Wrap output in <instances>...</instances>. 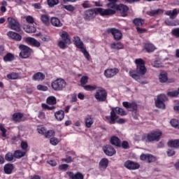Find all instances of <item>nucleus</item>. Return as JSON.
I'll use <instances>...</instances> for the list:
<instances>
[{
  "mask_svg": "<svg viewBox=\"0 0 179 179\" xmlns=\"http://www.w3.org/2000/svg\"><path fill=\"white\" fill-rule=\"evenodd\" d=\"M12 118L15 122H20V121H22V118H23V114L20 113H14Z\"/></svg>",
  "mask_w": 179,
  "mask_h": 179,
  "instance_id": "nucleus-33",
  "label": "nucleus"
},
{
  "mask_svg": "<svg viewBox=\"0 0 179 179\" xmlns=\"http://www.w3.org/2000/svg\"><path fill=\"white\" fill-rule=\"evenodd\" d=\"M162 133L160 130L154 131L146 136L147 142H155L160 141V136H162Z\"/></svg>",
  "mask_w": 179,
  "mask_h": 179,
  "instance_id": "nucleus-9",
  "label": "nucleus"
},
{
  "mask_svg": "<svg viewBox=\"0 0 179 179\" xmlns=\"http://www.w3.org/2000/svg\"><path fill=\"white\" fill-rule=\"evenodd\" d=\"M135 64H136V69L130 70L129 71V75L130 78L141 83V85L148 84V81L143 79V76L147 71L146 66H145V62L142 59H137L135 60Z\"/></svg>",
  "mask_w": 179,
  "mask_h": 179,
  "instance_id": "nucleus-1",
  "label": "nucleus"
},
{
  "mask_svg": "<svg viewBox=\"0 0 179 179\" xmlns=\"http://www.w3.org/2000/svg\"><path fill=\"white\" fill-rule=\"evenodd\" d=\"M116 113V114H115ZM117 114L118 115H125V111L124 109L116 107V108H112L110 111V116H106V119L109 122V124H115V121L118 119V116H117Z\"/></svg>",
  "mask_w": 179,
  "mask_h": 179,
  "instance_id": "nucleus-3",
  "label": "nucleus"
},
{
  "mask_svg": "<svg viewBox=\"0 0 179 179\" xmlns=\"http://www.w3.org/2000/svg\"><path fill=\"white\" fill-rule=\"evenodd\" d=\"M33 80L42 81L45 79V75L41 72L36 73L32 76Z\"/></svg>",
  "mask_w": 179,
  "mask_h": 179,
  "instance_id": "nucleus-24",
  "label": "nucleus"
},
{
  "mask_svg": "<svg viewBox=\"0 0 179 179\" xmlns=\"http://www.w3.org/2000/svg\"><path fill=\"white\" fill-rule=\"evenodd\" d=\"M159 80L161 83H166L169 80V76L166 71H162L159 76Z\"/></svg>",
  "mask_w": 179,
  "mask_h": 179,
  "instance_id": "nucleus-27",
  "label": "nucleus"
},
{
  "mask_svg": "<svg viewBox=\"0 0 179 179\" xmlns=\"http://www.w3.org/2000/svg\"><path fill=\"white\" fill-rule=\"evenodd\" d=\"M94 97L96 101L103 103L107 100V91L103 87H98L94 94Z\"/></svg>",
  "mask_w": 179,
  "mask_h": 179,
  "instance_id": "nucleus-7",
  "label": "nucleus"
},
{
  "mask_svg": "<svg viewBox=\"0 0 179 179\" xmlns=\"http://www.w3.org/2000/svg\"><path fill=\"white\" fill-rule=\"evenodd\" d=\"M37 131L38 134H41V135H44V136L47 133V129H45L43 127H41V126L38 127Z\"/></svg>",
  "mask_w": 179,
  "mask_h": 179,
  "instance_id": "nucleus-50",
  "label": "nucleus"
},
{
  "mask_svg": "<svg viewBox=\"0 0 179 179\" xmlns=\"http://www.w3.org/2000/svg\"><path fill=\"white\" fill-rule=\"evenodd\" d=\"M41 20L43 24H45L46 26H48L50 24V18L48 17V15L45 14H43L41 15Z\"/></svg>",
  "mask_w": 179,
  "mask_h": 179,
  "instance_id": "nucleus-37",
  "label": "nucleus"
},
{
  "mask_svg": "<svg viewBox=\"0 0 179 179\" xmlns=\"http://www.w3.org/2000/svg\"><path fill=\"white\" fill-rule=\"evenodd\" d=\"M103 152L106 156H114L115 155L116 151L115 149H114V147L108 145L103 148Z\"/></svg>",
  "mask_w": 179,
  "mask_h": 179,
  "instance_id": "nucleus-15",
  "label": "nucleus"
},
{
  "mask_svg": "<svg viewBox=\"0 0 179 179\" xmlns=\"http://www.w3.org/2000/svg\"><path fill=\"white\" fill-rule=\"evenodd\" d=\"M50 22L55 27H62V22H61V20L58 17H51Z\"/></svg>",
  "mask_w": 179,
  "mask_h": 179,
  "instance_id": "nucleus-23",
  "label": "nucleus"
},
{
  "mask_svg": "<svg viewBox=\"0 0 179 179\" xmlns=\"http://www.w3.org/2000/svg\"><path fill=\"white\" fill-rule=\"evenodd\" d=\"M19 49L21 51L20 52V58H24V59L29 58V57H30V55L33 54V50H31V48L23 44H21L19 45Z\"/></svg>",
  "mask_w": 179,
  "mask_h": 179,
  "instance_id": "nucleus-8",
  "label": "nucleus"
},
{
  "mask_svg": "<svg viewBox=\"0 0 179 179\" xmlns=\"http://www.w3.org/2000/svg\"><path fill=\"white\" fill-rule=\"evenodd\" d=\"M38 117L40 118V120H45V113L44 112H38Z\"/></svg>",
  "mask_w": 179,
  "mask_h": 179,
  "instance_id": "nucleus-62",
  "label": "nucleus"
},
{
  "mask_svg": "<svg viewBox=\"0 0 179 179\" xmlns=\"http://www.w3.org/2000/svg\"><path fill=\"white\" fill-rule=\"evenodd\" d=\"M108 33H110V34L113 36V38H115V40L117 41L122 38V33H121L120 29H117L115 28H110L108 29Z\"/></svg>",
  "mask_w": 179,
  "mask_h": 179,
  "instance_id": "nucleus-12",
  "label": "nucleus"
},
{
  "mask_svg": "<svg viewBox=\"0 0 179 179\" xmlns=\"http://www.w3.org/2000/svg\"><path fill=\"white\" fill-rule=\"evenodd\" d=\"M55 117L57 121H62L65 117V113L62 110H58L55 113Z\"/></svg>",
  "mask_w": 179,
  "mask_h": 179,
  "instance_id": "nucleus-26",
  "label": "nucleus"
},
{
  "mask_svg": "<svg viewBox=\"0 0 179 179\" xmlns=\"http://www.w3.org/2000/svg\"><path fill=\"white\" fill-rule=\"evenodd\" d=\"M179 94V91L178 90V91H171V92H169L167 93V95L169 96V97H177V96H178Z\"/></svg>",
  "mask_w": 179,
  "mask_h": 179,
  "instance_id": "nucleus-52",
  "label": "nucleus"
},
{
  "mask_svg": "<svg viewBox=\"0 0 179 179\" xmlns=\"http://www.w3.org/2000/svg\"><path fill=\"white\" fill-rule=\"evenodd\" d=\"M110 143L114 145V146L121 147V141L117 136H112L110 138Z\"/></svg>",
  "mask_w": 179,
  "mask_h": 179,
  "instance_id": "nucleus-28",
  "label": "nucleus"
},
{
  "mask_svg": "<svg viewBox=\"0 0 179 179\" xmlns=\"http://www.w3.org/2000/svg\"><path fill=\"white\" fill-rule=\"evenodd\" d=\"M164 101H167V96H166V95L164 94L158 95L157 99L155 100L156 107H157V108H162L164 110V108H166Z\"/></svg>",
  "mask_w": 179,
  "mask_h": 179,
  "instance_id": "nucleus-11",
  "label": "nucleus"
},
{
  "mask_svg": "<svg viewBox=\"0 0 179 179\" xmlns=\"http://www.w3.org/2000/svg\"><path fill=\"white\" fill-rule=\"evenodd\" d=\"M0 131H1V136L6 138V129L3 127V124H0Z\"/></svg>",
  "mask_w": 179,
  "mask_h": 179,
  "instance_id": "nucleus-58",
  "label": "nucleus"
},
{
  "mask_svg": "<svg viewBox=\"0 0 179 179\" xmlns=\"http://www.w3.org/2000/svg\"><path fill=\"white\" fill-rule=\"evenodd\" d=\"M170 148H179V140L171 141L168 143Z\"/></svg>",
  "mask_w": 179,
  "mask_h": 179,
  "instance_id": "nucleus-41",
  "label": "nucleus"
},
{
  "mask_svg": "<svg viewBox=\"0 0 179 179\" xmlns=\"http://www.w3.org/2000/svg\"><path fill=\"white\" fill-rule=\"evenodd\" d=\"M20 148L22 149V150L27 153V148H29V144L27 141H22L20 143Z\"/></svg>",
  "mask_w": 179,
  "mask_h": 179,
  "instance_id": "nucleus-42",
  "label": "nucleus"
},
{
  "mask_svg": "<svg viewBox=\"0 0 179 179\" xmlns=\"http://www.w3.org/2000/svg\"><path fill=\"white\" fill-rule=\"evenodd\" d=\"M104 10H106V9L101 8L87 10L84 13V19H85V20H93V19L96 17L97 13H99L101 16H107V14H105Z\"/></svg>",
  "mask_w": 179,
  "mask_h": 179,
  "instance_id": "nucleus-2",
  "label": "nucleus"
},
{
  "mask_svg": "<svg viewBox=\"0 0 179 179\" xmlns=\"http://www.w3.org/2000/svg\"><path fill=\"white\" fill-rule=\"evenodd\" d=\"M7 22L8 23V27L9 29H11V30H15V31H20V24L19 22H17V20L12 17H8Z\"/></svg>",
  "mask_w": 179,
  "mask_h": 179,
  "instance_id": "nucleus-10",
  "label": "nucleus"
},
{
  "mask_svg": "<svg viewBox=\"0 0 179 179\" xmlns=\"http://www.w3.org/2000/svg\"><path fill=\"white\" fill-rule=\"evenodd\" d=\"M15 59V55L12 53H7L4 57H3V61L5 62H12Z\"/></svg>",
  "mask_w": 179,
  "mask_h": 179,
  "instance_id": "nucleus-36",
  "label": "nucleus"
},
{
  "mask_svg": "<svg viewBox=\"0 0 179 179\" xmlns=\"http://www.w3.org/2000/svg\"><path fill=\"white\" fill-rule=\"evenodd\" d=\"M55 135V131H54V130H49V131H46L45 136L46 138H52V136H54Z\"/></svg>",
  "mask_w": 179,
  "mask_h": 179,
  "instance_id": "nucleus-53",
  "label": "nucleus"
},
{
  "mask_svg": "<svg viewBox=\"0 0 179 179\" xmlns=\"http://www.w3.org/2000/svg\"><path fill=\"white\" fill-rule=\"evenodd\" d=\"M110 48L112 50H122V48H124V45L121 42L117 43H113L110 44Z\"/></svg>",
  "mask_w": 179,
  "mask_h": 179,
  "instance_id": "nucleus-34",
  "label": "nucleus"
},
{
  "mask_svg": "<svg viewBox=\"0 0 179 179\" xmlns=\"http://www.w3.org/2000/svg\"><path fill=\"white\" fill-rule=\"evenodd\" d=\"M117 10H119L122 16L125 17L127 16V13L129 10L128 6L120 4L116 6V8L114 9H106V10H103L105 15H107V16H110L111 15H114Z\"/></svg>",
  "mask_w": 179,
  "mask_h": 179,
  "instance_id": "nucleus-4",
  "label": "nucleus"
},
{
  "mask_svg": "<svg viewBox=\"0 0 179 179\" xmlns=\"http://www.w3.org/2000/svg\"><path fill=\"white\" fill-rule=\"evenodd\" d=\"M85 90H87V92H93L97 89V87L96 85H85L84 86Z\"/></svg>",
  "mask_w": 179,
  "mask_h": 179,
  "instance_id": "nucleus-45",
  "label": "nucleus"
},
{
  "mask_svg": "<svg viewBox=\"0 0 179 179\" xmlns=\"http://www.w3.org/2000/svg\"><path fill=\"white\" fill-rule=\"evenodd\" d=\"M5 159L7 162H13L15 160V153L8 152L6 155Z\"/></svg>",
  "mask_w": 179,
  "mask_h": 179,
  "instance_id": "nucleus-40",
  "label": "nucleus"
},
{
  "mask_svg": "<svg viewBox=\"0 0 179 179\" xmlns=\"http://www.w3.org/2000/svg\"><path fill=\"white\" fill-rule=\"evenodd\" d=\"M59 35L60 36L62 41L71 43V36H69V34H68V32L65 31H61L60 32H59Z\"/></svg>",
  "mask_w": 179,
  "mask_h": 179,
  "instance_id": "nucleus-22",
  "label": "nucleus"
},
{
  "mask_svg": "<svg viewBox=\"0 0 179 179\" xmlns=\"http://www.w3.org/2000/svg\"><path fill=\"white\" fill-rule=\"evenodd\" d=\"M171 125H172L174 128H178L179 129V122L176 119H172L170 121Z\"/></svg>",
  "mask_w": 179,
  "mask_h": 179,
  "instance_id": "nucleus-49",
  "label": "nucleus"
},
{
  "mask_svg": "<svg viewBox=\"0 0 179 179\" xmlns=\"http://www.w3.org/2000/svg\"><path fill=\"white\" fill-rule=\"evenodd\" d=\"M27 153V152H26V151L18 150L14 152V155L15 159H22V157H24V156H26Z\"/></svg>",
  "mask_w": 179,
  "mask_h": 179,
  "instance_id": "nucleus-29",
  "label": "nucleus"
},
{
  "mask_svg": "<svg viewBox=\"0 0 179 179\" xmlns=\"http://www.w3.org/2000/svg\"><path fill=\"white\" fill-rule=\"evenodd\" d=\"M179 13V8L177 10V8H174L172 11L171 10H167L165 13V15L166 16H169L170 19H174L175 16H177Z\"/></svg>",
  "mask_w": 179,
  "mask_h": 179,
  "instance_id": "nucleus-25",
  "label": "nucleus"
},
{
  "mask_svg": "<svg viewBox=\"0 0 179 179\" xmlns=\"http://www.w3.org/2000/svg\"><path fill=\"white\" fill-rule=\"evenodd\" d=\"M124 167L129 170H138V169L140 167V165L139 164L132 161H127L124 162Z\"/></svg>",
  "mask_w": 179,
  "mask_h": 179,
  "instance_id": "nucleus-14",
  "label": "nucleus"
},
{
  "mask_svg": "<svg viewBox=\"0 0 179 179\" xmlns=\"http://www.w3.org/2000/svg\"><path fill=\"white\" fill-rule=\"evenodd\" d=\"M39 37L42 41H48L50 40V38L47 37L45 35L39 34Z\"/></svg>",
  "mask_w": 179,
  "mask_h": 179,
  "instance_id": "nucleus-63",
  "label": "nucleus"
},
{
  "mask_svg": "<svg viewBox=\"0 0 179 179\" xmlns=\"http://www.w3.org/2000/svg\"><path fill=\"white\" fill-rule=\"evenodd\" d=\"M152 66H154V68H162V66H163V65L162 64V62L159 60H157L152 62Z\"/></svg>",
  "mask_w": 179,
  "mask_h": 179,
  "instance_id": "nucleus-54",
  "label": "nucleus"
},
{
  "mask_svg": "<svg viewBox=\"0 0 179 179\" xmlns=\"http://www.w3.org/2000/svg\"><path fill=\"white\" fill-rule=\"evenodd\" d=\"M155 160H156V157H155L152 155H148V157L147 158V162H148V163H152V162H155Z\"/></svg>",
  "mask_w": 179,
  "mask_h": 179,
  "instance_id": "nucleus-60",
  "label": "nucleus"
},
{
  "mask_svg": "<svg viewBox=\"0 0 179 179\" xmlns=\"http://www.w3.org/2000/svg\"><path fill=\"white\" fill-rule=\"evenodd\" d=\"M24 30L26 33H36V29L34 27H30L29 25L24 26Z\"/></svg>",
  "mask_w": 179,
  "mask_h": 179,
  "instance_id": "nucleus-38",
  "label": "nucleus"
},
{
  "mask_svg": "<svg viewBox=\"0 0 179 179\" xmlns=\"http://www.w3.org/2000/svg\"><path fill=\"white\" fill-rule=\"evenodd\" d=\"M46 103L50 106H55V104H57V98L54 96H48L46 99Z\"/></svg>",
  "mask_w": 179,
  "mask_h": 179,
  "instance_id": "nucleus-35",
  "label": "nucleus"
},
{
  "mask_svg": "<svg viewBox=\"0 0 179 179\" xmlns=\"http://www.w3.org/2000/svg\"><path fill=\"white\" fill-rule=\"evenodd\" d=\"M52 89L55 92H61L66 87V82L63 78H57L51 83Z\"/></svg>",
  "mask_w": 179,
  "mask_h": 179,
  "instance_id": "nucleus-6",
  "label": "nucleus"
},
{
  "mask_svg": "<svg viewBox=\"0 0 179 179\" xmlns=\"http://www.w3.org/2000/svg\"><path fill=\"white\" fill-rule=\"evenodd\" d=\"M7 36L11 40H15V41H22V36L16 32L10 31L7 32Z\"/></svg>",
  "mask_w": 179,
  "mask_h": 179,
  "instance_id": "nucleus-17",
  "label": "nucleus"
},
{
  "mask_svg": "<svg viewBox=\"0 0 179 179\" xmlns=\"http://www.w3.org/2000/svg\"><path fill=\"white\" fill-rule=\"evenodd\" d=\"M67 176H69V178L71 179H84L85 176L82 174L80 172H77L74 173L73 172H67Z\"/></svg>",
  "mask_w": 179,
  "mask_h": 179,
  "instance_id": "nucleus-20",
  "label": "nucleus"
},
{
  "mask_svg": "<svg viewBox=\"0 0 179 179\" xmlns=\"http://www.w3.org/2000/svg\"><path fill=\"white\" fill-rule=\"evenodd\" d=\"M88 80H89V77L83 76L80 79V83H81L82 86H85V85H86V83H87Z\"/></svg>",
  "mask_w": 179,
  "mask_h": 179,
  "instance_id": "nucleus-55",
  "label": "nucleus"
},
{
  "mask_svg": "<svg viewBox=\"0 0 179 179\" xmlns=\"http://www.w3.org/2000/svg\"><path fill=\"white\" fill-rule=\"evenodd\" d=\"M69 44H71V42L60 40L58 42L57 45L61 48V50H65L66 48H68V45H69Z\"/></svg>",
  "mask_w": 179,
  "mask_h": 179,
  "instance_id": "nucleus-30",
  "label": "nucleus"
},
{
  "mask_svg": "<svg viewBox=\"0 0 179 179\" xmlns=\"http://www.w3.org/2000/svg\"><path fill=\"white\" fill-rule=\"evenodd\" d=\"M149 155L148 154H142L140 157L141 160H144L145 162H148V157Z\"/></svg>",
  "mask_w": 179,
  "mask_h": 179,
  "instance_id": "nucleus-64",
  "label": "nucleus"
},
{
  "mask_svg": "<svg viewBox=\"0 0 179 179\" xmlns=\"http://www.w3.org/2000/svg\"><path fill=\"white\" fill-rule=\"evenodd\" d=\"M3 170L6 174H12V171H13V164H6L4 166Z\"/></svg>",
  "mask_w": 179,
  "mask_h": 179,
  "instance_id": "nucleus-31",
  "label": "nucleus"
},
{
  "mask_svg": "<svg viewBox=\"0 0 179 179\" xmlns=\"http://www.w3.org/2000/svg\"><path fill=\"white\" fill-rule=\"evenodd\" d=\"M85 124L86 128H91L93 124H94V117L92 115H87L85 117Z\"/></svg>",
  "mask_w": 179,
  "mask_h": 179,
  "instance_id": "nucleus-18",
  "label": "nucleus"
},
{
  "mask_svg": "<svg viewBox=\"0 0 179 179\" xmlns=\"http://www.w3.org/2000/svg\"><path fill=\"white\" fill-rule=\"evenodd\" d=\"M42 107L45 109V110H54V108H55V106H48V105L45 104V103H42Z\"/></svg>",
  "mask_w": 179,
  "mask_h": 179,
  "instance_id": "nucleus-61",
  "label": "nucleus"
},
{
  "mask_svg": "<svg viewBox=\"0 0 179 179\" xmlns=\"http://www.w3.org/2000/svg\"><path fill=\"white\" fill-rule=\"evenodd\" d=\"M171 34L175 37L179 38V27L172 29Z\"/></svg>",
  "mask_w": 179,
  "mask_h": 179,
  "instance_id": "nucleus-57",
  "label": "nucleus"
},
{
  "mask_svg": "<svg viewBox=\"0 0 179 179\" xmlns=\"http://www.w3.org/2000/svg\"><path fill=\"white\" fill-rule=\"evenodd\" d=\"M7 78L8 79H10L11 80H13L19 78V74H17V73H11L7 75Z\"/></svg>",
  "mask_w": 179,
  "mask_h": 179,
  "instance_id": "nucleus-46",
  "label": "nucleus"
},
{
  "mask_svg": "<svg viewBox=\"0 0 179 179\" xmlns=\"http://www.w3.org/2000/svg\"><path fill=\"white\" fill-rule=\"evenodd\" d=\"M163 13H164V10L162 8L147 11V15L149 16H160V15H163Z\"/></svg>",
  "mask_w": 179,
  "mask_h": 179,
  "instance_id": "nucleus-21",
  "label": "nucleus"
},
{
  "mask_svg": "<svg viewBox=\"0 0 179 179\" xmlns=\"http://www.w3.org/2000/svg\"><path fill=\"white\" fill-rule=\"evenodd\" d=\"M118 72H120V70L117 68L107 69L104 71L103 75L106 78L110 79L111 78H114V76H115Z\"/></svg>",
  "mask_w": 179,
  "mask_h": 179,
  "instance_id": "nucleus-13",
  "label": "nucleus"
},
{
  "mask_svg": "<svg viewBox=\"0 0 179 179\" xmlns=\"http://www.w3.org/2000/svg\"><path fill=\"white\" fill-rule=\"evenodd\" d=\"M62 7L66 9V10H68L69 12H73L75 10V7L72 5H64L62 4Z\"/></svg>",
  "mask_w": 179,
  "mask_h": 179,
  "instance_id": "nucleus-47",
  "label": "nucleus"
},
{
  "mask_svg": "<svg viewBox=\"0 0 179 179\" xmlns=\"http://www.w3.org/2000/svg\"><path fill=\"white\" fill-rule=\"evenodd\" d=\"M73 38L75 45L77 48H79V50H80L81 52H83L85 58L87 59H89V57H90V55L89 54V52L86 50L85 44H83V42L82 41V40H80V38L79 36H74Z\"/></svg>",
  "mask_w": 179,
  "mask_h": 179,
  "instance_id": "nucleus-5",
  "label": "nucleus"
},
{
  "mask_svg": "<svg viewBox=\"0 0 179 179\" xmlns=\"http://www.w3.org/2000/svg\"><path fill=\"white\" fill-rule=\"evenodd\" d=\"M144 47L147 52H153V51L156 50V47L155 46V45L150 43H145Z\"/></svg>",
  "mask_w": 179,
  "mask_h": 179,
  "instance_id": "nucleus-32",
  "label": "nucleus"
},
{
  "mask_svg": "<svg viewBox=\"0 0 179 179\" xmlns=\"http://www.w3.org/2000/svg\"><path fill=\"white\" fill-rule=\"evenodd\" d=\"M108 163H109L108 159L102 158L99 163V170L101 171H104V170H106V169L108 167Z\"/></svg>",
  "mask_w": 179,
  "mask_h": 179,
  "instance_id": "nucleus-19",
  "label": "nucleus"
},
{
  "mask_svg": "<svg viewBox=\"0 0 179 179\" xmlns=\"http://www.w3.org/2000/svg\"><path fill=\"white\" fill-rule=\"evenodd\" d=\"M25 42L27 43V44H29V45H33V47H36V48H38V47L41 45V43H40L38 41L31 37L26 38Z\"/></svg>",
  "mask_w": 179,
  "mask_h": 179,
  "instance_id": "nucleus-16",
  "label": "nucleus"
},
{
  "mask_svg": "<svg viewBox=\"0 0 179 179\" xmlns=\"http://www.w3.org/2000/svg\"><path fill=\"white\" fill-rule=\"evenodd\" d=\"M109 3L106 5L108 9H115L117 7V0H108Z\"/></svg>",
  "mask_w": 179,
  "mask_h": 179,
  "instance_id": "nucleus-39",
  "label": "nucleus"
},
{
  "mask_svg": "<svg viewBox=\"0 0 179 179\" xmlns=\"http://www.w3.org/2000/svg\"><path fill=\"white\" fill-rule=\"evenodd\" d=\"M25 19L27 23H29L31 24H33V23H34V18H33V17L31 15L27 16Z\"/></svg>",
  "mask_w": 179,
  "mask_h": 179,
  "instance_id": "nucleus-59",
  "label": "nucleus"
},
{
  "mask_svg": "<svg viewBox=\"0 0 179 179\" xmlns=\"http://www.w3.org/2000/svg\"><path fill=\"white\" fill-rule=\"evenodd\" d=\"M133 23L136 26H142L145 23V21H143V20H142L141 18H136L134 20Z\"/></svg>",
  "mask_w": 179,
  "mask_h": 179,
  "instance_id": "nucleus-44",
  "label": "nucleus"
},
{
  "mask_svg": "<svg viewBox=\"0 0 179 179\" xmlns=\"http://www.w3.org/2000/svg\"><path fill=\"white\" fill-rule=\"evenodd\" d=\"M50 143L53 146H57V145H58V143H59V140H58L57 138L52 137V138H50Z\"/></svg>",
  "mask_w": 179,
  "mask_h": 179,
  "instance_id": "nucleus-48",
  "label": "nucleus"
},
{
  "mask_svg": "<svg viewBox=\"0 0 179 179\" xmlns=\"http://www.w3.org/2000/svg\"><path fill=\"white\" fill-rule=\"evenodd\" d=\"M59 3V0H48V5L50 8H54L55 5H58Z\"/></svg>",
  "mask_w": 179,
  "mask_h": 179,
  "instance_id": "nucleus-43",
  "label": "nucleus"
},
{
  "mask_svg": "<svg viewBox=\"0 0 179 179\" xmlns=\"http://www.w3.org/2000/svg\"><path fill=\"white\" fill-rule=\"evenodd\" d=\"M37 89L41 92H47V90H48V87L43 85H38L37 86Z\"/></svg>",
  "mask_w": 179,
  "mask_h": 179,
  "instance_id": "nucleus-56",
  "label": "nucleus"
},
{
  "mask_svg": "<svg viewBox=\"0 0 179 179\" xmlns=\"http://www.w3.org/2000/svg\"><path fill=\"white\" fill-rule=\"evenodd\" d=\"M137 108H138V105H136V103L131 102L129 108V111H135L136 110Z\"/></svg>",
  "mask_w": 179,
  "mask_h": 179,
  "instance_id": "nucleus-51",
  "label": "nucleus"
}]
</instances>
